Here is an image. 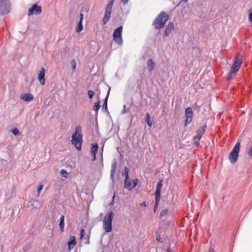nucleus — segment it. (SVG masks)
Segmentation results:
<instances>
[{
	"label": "nucleus",
	"instance_id": "f257e3e1",
	"mask_svg": "<svg viewBox=\"0 0 252 252\" xmlns=\"http://www.w3.org/2000/svg\"><path fill=\"white\" fill-rule=\"evenodd\" d=\"M71 141L72 144L75 147L76 149L80 151L83 142L82 128L80 126L78 125L76 127L75 132L72 135Z\"/></svg>",
	"mask_w": 252,
	"mask_h": 252
},
{
	"label": "nucleus",
	"instance_id": "f03ea898",
	"mask_svg": "<svg viewBox=\"0 0 252 252\" xmlns=\"http://www.w3.org/2000/svg\"><path fill=\"white\" fill-rule=\"evenodd\" d=\"M169 19V16L164 12H160L154 21L153 25L156 29L162 28Z\"/></svg>",
	"mask_w": 252,
	"mask_h": 252
},
{
	"label": "nucleus",
	"instance_id": "7ed1b4c3",
	"mask_svg": "<svg viewBox=\"0 0 252 252\" xmlns=\"http://www.w3.org/2000/svg\"><path fill=\"white\" fill-rule=\"evenodd\" d=\"M242 63L241 56L240 55H238L235 57V61L231 67L230 72L227 77V80H230L236 75V73L240 69Z\"/></svg>",
	"mask_w": 252,
	"mask_h": 252
},
{
	"label": "nucleus",
	"instance_id": "20e7f679",
	"mask_svg": "<svg viewBox=\"0 0 252 252\" xmlns=\"http://www.w3.org/2000/svg\"><path fill=\"white\" fill-rule=\"evenodd\" d=\"M114 215L112 211L108 212L104 216L103 220V227L106 233L112 231V222Z\"/></svg>",
	"mask_w": 252,
	"mask_h": 252
},
{
	"label": "nucleus",
	"instance_id": "39448f33",
	"mask_svg": "<svg viewBox=\"0 0 252 252\" xmlns=\"http://www.w3.org/2000/svg\"><path fill=\"white\" fill-rule=\"evenodd\" d=\"M240 143L238 142L234 146L232 151L229 155V159L232 164H234L238 158V154L240 152Z\"/></svg>",
	"mask_w": 252,
	"mask_h": 252
},
{
	"label": "nucleus",
	"instance_id": "423d86ee",
	"mask_svg": "<svg viewBox=\"0 0 252 252\" xmlns=\"http://www.w3.org/2000/svg\"><path fill=\"white\" fill-rule=\"evenodd\" d=\"M122 32L123 27L120 26L115 30L113 34L114 41L119 45H121L123 44Z\"/></svg>",
	"mask_w": 252,
	"mask_h": 252
},
{
	"label": "nucleus",
	"instance_id": "0eeeda50",
	"mask_svg": "<svg viewBox=\"0 0 252 252\" xmlns=\"http://www.w3.org/2000/svg\"><path fill=\"white\" fill-rule=\"evenodd\" d=\"M10 4L8 0H0V15L8 14L10 11Z\"/></svg>",
	"mask_w": 252,
	"mask_h": 252
},
{
	"label": "nucleus",
	"instance_id": "6e6552de",
	"mask_svg": "<svg viewBox=\"0 0 252 252\" xmlns=\"http://www.w3.org/2000/svg\"><path fill=\"white\" fill-rule=\"evenodd\" d=\"M113 1L114 0L110 1L106 7L105 15L103 19V22L104 24H105L110 18Z\"/></svg>",
	"mask_w": 252,
	"mask_h": 252
},
{
	"label": "nucleus",
	"instance_id": "1a4fd4ad",
	"mask_svg": "<svg viewBox=\"0 0 252 252\" xmlns=\"http://www.w3.org/2000/svg\"><path fill=\"white\" fill-rule=\"evenodd\" d=\"M206 126H202L196 131V135L193 138L194 143L195 145L199 144V140L205 131Z\"/></svg>",
	"mask_w": 252,
	"mask_h": 252
},
{
	"label": "nucleus",
	"instance_id": "9d476101",
	"mask_svg": "<svg viewBox=\"0 0 252 252\" xmlns=\"http://www.w3.org/2000/svg\"><path fill=\"white\" fill-rule=\"evenodd\" d=\"M138 182V180L137 179L133 180L132 182L130 181L129 180V178L128 179H125V187L128 190H131L137 186Z\"/></svg>",
	"mask_w": 252,
	"mask_h": 252
},
{
	"label": "nucleus",
	"instance_id": "9b49d317",
	"mask_svg": "<svg viewBox=\"0 0 252 252\" xmlns=\"http://www.w3.org/2000/svg\"><path fill=\"white\" fill-rule=\"evenodd\" d=\"M41 7L37 5L36 4H34L32 7L29 9L28 15L30 16L32 14L39 15L41 14Z\"/></svg>",
	"mask_w": 252,
	"mask_h": 252
},
{
	"label": "nucleus",
	"instance_id": "f8f14e48",
	"mask_svg": "<svg viewBox=\"0 0 252 252\" xmlns=\"http://www.w3.org/2000/svg\"><path fill=\"white\" fill-rule=\"evenodd\" d=\"M193 117V112L192 109L190 107H188L186 109V121L185 125L187 126L190 124L192 121Z\"/></svg>",
	"mask_w": 252,
	"mask_h": 252
},
{
	"label": "nucleus",
	"instance_id": "ddd939ff",
	"mask_svg": "<svg viewBox=\"0 0 252 252\" xmlns=\"http://www.w3.org/2000/svg\"><path fill=\"white\" fill-rule=\"evenodd\" d=\"M45 69L43 67H42L39 73H38V79L40 84L42 85H44L45 82Z\"/></svg>",
	"mask_w": 252,
	"mask_h": 252
},
{
	"label": "nucleus",
	"instance_id": "4468645a",
	"mask_svg": "<svg viewBox=\"0 0 252 252\" xmlns=\"http://www.w3.org/2000/svg\"><path fill=\"white\" fill-rule=\"evenodd\" d=\"M174 29V24L172 23H169L168 24L167 26L166 27V29L165 31V35L166 36H168L170 33L173 31Z\"/></svg>",
	"mask_w": 252,
	"mask_h": 252
},
{
	"label": "nucleus",
	"instance_id": "2eb2a0df",
	"mask_svg": "<svg viewBox=\"0 0 252 252\" xmlns=\"http://www.w3.org/2000/svg\"><path fill=\"white\" fill-rule=\"evenodd\" d=\"M98 148V145L96 143L93 144L91 148V152L93 156V161L96 159V155L97 153Z\"/></svg>",
	"mask_w": 252,
	"mask_h": 252
},
{
	"label": "nucleus",
	"instance_id": "dca6fc26",
	"mask_svg": "<svg viewBox=\"0 0 252 252\" xmlns=\"http://www.w3.org/2000/svg\"><path fill=\"white\" fill-rule=\"evenodd\" d=\"M67 245L68 251H70L76 245L75 237L74 236L71 237V240L67 243Z\"/></svg>",
	"mask_w": 252,
	"mask_h": 252
},
{
	"label": "nucleus",
	"instance_id": "f3484780",
	"mask_svg": "<svg viewBox=\"0 0 252 252\" xmlns=\"http://www.w3.org/2000/svg\"><path fill=\"white\" fill-rule=\"evenodd\" d=\"M147 65L148 66L149 71L152 72L153 70L155 65L154 63L153 62L152 59H148L147 61Z\"/></svg>",
	"mask_w": 252,
	"mask_h": 252
},
{
	"label": "nucleus",
	"instance_id": "a211bd4d",
	"mask_svg": "<svg viewBox=\"0 0 252 252\" xmlns=\"http://www.w3.org/2000/svg\"><path fill=\"white\" fill-rule=\"evenodd\" d=\"M23 100L26 101H30L33 99V96L30 94H25L22 97Z\"/></svg>",
	"mask_w": 252,
	"mask_h": 252
},
{
	"label": "nucleus",
	"instance_id": "6ab92c4d",
	"mask_svg": "<svg viewBox=\"0 0 252 252\" xmlns=\"http://www.w3.org/2000/svg\"><path fill=\"white\" fill-rule=\"evenodd\" d=\"M162 187V181H160L158 183V184L157 185L155 193L160 194Z\"/></svg>",
	"mask_w": 252,
	"mask_h": 252
},
{
	"label": "nucleus",
	"instance_id": "aec40b11",
	"mask_svg": "<svg viewBox=\"0 0 252 252\" xmlns=\"http://www.w3.org/2000/svg\"><path fill=\"white\" fill-rule=\"evenodd\" d=\"M59 227L61 231L63 232V228H64V216L63 215L61 216L60 223H59Z\"/></svg>",
	"mask_w": 252,
	"mask_h": 252
},
{
	"label": "nucleus",
	"instance_id": "412c9836",
	"mask_svg": "<svg viewBox=\"0 0 252 252\" xmlns=\"http://www.w3.org/2000/svg\"><path fill=\"white\" fill-rule=\"evenodd\" d=\"M100 101L98 100V101L96 102L94 104V106H93V110L95 111L96 114L98 113V111L100 109Z\"/></svg>",
	"mask_w": 252,
	"mask_h": 252
},
{
	"label": "nucleus",
	"instance_id": "4be33fe9",
	"mask_svg": "<svg viewBox=\"0 0 252 252\" xmlns=\"http://www.w3.org/2000/svg\"><path fill=\"white\" fill-rule=\"evenodd\" d=\"M145 122L147 123L148 125L151 127L152 125H153V123L152 122V121L150 120V114L147 113L146 114V117L145 118Z\"/></svg>",
	"mask_w": 252,
	"mask_h": 252
},
{
	"label": "nucleus",
	"instance_id": "5701e85b",
	"mask_svg": "<svg viewBox=\"0 0 252 252\" xmlns=\"http://www.w3.org/2000/svg\"><path fill=\"white\" fill-rule=\"evenodd\" d=\"M110 91V89L109 88L108 92L107 94V96L105 99L104 102L103 106H102L103 109H105L106 110H107V99H108V96L109 94Z\"/></svg>",
	"mask_w": 252,
	"mask_h": 252
},
{
	"label": "nucleus",
	"instance_id": "b1692460",
	"mask_svg": "<svg viewBox=\"0 0 252 252\" xmlns=\"http://www.w3.org/2000/svg\"><path fill=\"white\" fill-rule=\"evenodd\" d=\"M116 169V163H113L111 166V176L113 177Z\"/></svg>",
	"mask_w": 252,
	"mask_h": 252
},
{
	"label": "nucleus",
	"instance_id": "393cba45",
	"mask_svg": "<svg viewBox=\"0 0 252 252\" xmlns=\"http://www.w3.org/2000/svg\"><path fill=\"white\" fill-rule=\"evenodd\" d=\"M82 21H79L78 23L77 28L76 30V32H80L82 30L83 26H82Z\"/></svg>",
	"mask_w": 252,
	"mask_h": 252
},
{
	"label": "nucleus",
	"instance_id": "a878e982",
	"mask_svg": "<svg viewBox=\"0 0 252 252\" xmlns=\"http://www.w3.org/2000/svg\"><path fill=\"white\" fill-rule=\"evenodd\" d=\"M160 199V194L155 193V202L158 203Z\"/></svg>",
	"mask_w": 252,
	"mask_h": 252
},
{
	"label": "nucleus",
	"instance_id": "bb28decb",
	"mask_svg": "<svg viewBox=\"0 0 252 252\" xmlns=\"http://www.w3.org/2000/svg\"><path fill=\"white\" fill-rule=\"evenodd\" d=\"M61 175L63 177L66 178L67 177L68 173L64 169H62L60 171Z\"/></svg>",
	"mask_w": 252,
	"mask_h": 252
},
{
	"label": "nucleus",
	"instance_id": "cd10ccee",
	"mask_svg": "<svg viewBox=\"0 0 252 252\" xmlns=\"http://www.w3.org/2000/svg\"><path fill=\"white\" fill-rule=\"evenodd\" d=\"M11 132L15 135H18L20 134V132L17 128L12 129Z\"/></svg>",
	"mask_w": 252,
	"mask_h": 252
},
{
	"label": "nucleus",
	"instance_id": "c85d7f7f",
	"mask_svg": "<svg viewBox=\"0 0 252 252\" xmlns=\"http://www.w3.org/2000/svg\"><path fill=\"white\" fill-rule=\"evenodd\" d=\"M167 212H168V210L166 209L162 210L160 213V218H161L163 216H165L167 214Z\"/></svg>",
	"mask_w": 252,
	"mask_h": 252
},
{
	"label": "nucleus",
	"instance_id": "c756f323",
	"mask_svg": "<svg viewBox=\"0 0 252 252\" xmlns=\"http://www.w3.org/2000/svg\"><path fill=\"white\" fill-rule=\"evenodd\" d=\"M88 94L90 99H92L94 95V93L92 91H89Z\"/></svg>",
	"mask_w": 252,
	"mask_h": 252
},
{
	"label": "nucleus",
	"instance_id": "7c9ffc66",
	"mask_svg": "<svg viewBox=\"0 0 252 252\" xmlns=\"http://www.w3.org/2000/svg\"><path fill=\"white\" fill-rule=\"evenodd\" d=\"M125 173H126V178L125 179H128L129 178L128 177V169L126 167L125 168Z\"/></svg>",
	"mask_w": 252,
	"mask_h": 252
},
{
	"label": "nucleus",
	"instance_id": "2f4dec72",
	"mask_svg": "<svg viewBox=\"0 0 252 252\" xmlns=\"http://www.w3.org/2000/svg\"><path fill=\"white\" fill-rule=\"evenodd\" d=\"M43 188V185H40V186H39L37 188V192H38V195H39L40 193V191Z\"/></svg>",
	"mask_w": 252,
	"mask_h": 252
},
{
	"label": "nucleus",
	"instance_id": "473e14b6",
	"mask_svg": "<svg viewBox=\"0 0 252 252\" xmlns=\"http://www.w3.org/2000/svg\"><path fill=\"white\" fill-rule=\"evenodd\" d=\"M71 65H72V69L74 70L76 68V63H75V61L73 60L71 61Z\"/></svg>",
	"mask_w": 252,
	"mask_h": 252
},
{
	"label": "nucleus",
	"instance_id": "72a5a7b5",
	"mask_svg": "<svg viewBox=\"0 0 252 252\" xmlns=\"http://www.w3.org/2000/svg\"><path fill=\"white\" fill-rule=\"evenodd\" d=\"M158 203L155 202L154 208V212L156 211V210L158 208Z\"/></svg>",
	"mask_w": 252,
	"mask_h": 252
},
{
	"label": "nucleus",
	"instance_id": "f704fd0d",
	"mask_svg": "<svg viewBox=\"0 0 252 252\" xmlns=\"http://www.w3.org/2000/svg\"><path fill=\"white\" fill-rule=\"evenodd\" d=\"M249 20L252 22V12H250L249 16Z\"/></svg>",
	"mask_w": 252,
	"mask_h": 252
},
{
	"label": "nucleus",
	"instance_id": "c9c22d12",
	"mask_svg": "<svg viewBox=\"0 0 252 252\" xmlns=\"http://www.w3.org/2000/svg\"><path fill=\"white\" fill-rule=\"evenodd\" d=\"M84 232V229H81V231H80V234H81V236H80V238H82L83 237V233Z\"/></svg>",
	"mask_w": 252,
	"mask_h": 252
},
{
	"label": "nucleus",
	"instance_id": "e433bc0d",
	"mask_svg": "<svg viewBox=\"0 0 252 252\" xmlns=\"http://www.w3.org/2000/svg\"><path fill=\"white\" fill-rule=\"evenodd\" d=\"M83 19V14L81 13L80 14V20H79V21H82Z\"/></svg>",
	"mask_w": 252,
	"mask_h": 252
},
{
	"label": "nucleus",
	"instance_id": "4c0bfd02",
	"mask_svg": "<svg viewBox=\"0 0 252 252\" xmlns=\"http://www.w3.org/2000/svg\"><path fill=\"white\" fill-rule=\"evenodd\" d=\"M128 0H122V2L124 4H126L127 3Z\"/></svg>",
	"mask_w": 252,
	"mask_h": 252
},
{
	"label": "nucleus",
	"instance_id": "58836bf2",
	"mask_svg": "<svg viewBox=\"0 0 252 252\" xmlns=\"http://www.w3.org/2000/svg\"><path fill=\"white\" fill-rule=\"evenodd\" d=\"M216 252L215 251L214 249L210 248L209 249V252Z\"/></svg>",
	"mask_w": 252,
	"mask_h": 252
},
{
	"label": "nucleus",
	"instance_id": "ea45409f",
	"mask_svg": "<svg viewBox=\"0 0 252 252\" xmlns=\"http://www.w3.org/2000/svg\"><path fill=\"white\" fill-rule=\"evenodd\" d=\"M123 108H124V110H123V113H125L126 112V105H124L123 106Z\"/></svg>",
	"mask_w": 252,
	"mask_h": 252
},
{
	"label": "nucleus",
	"instance_id": "a19ab883",
	"mask_svg": "<svg viewBox=\"0 0 252 252\" xmlns=\"http://www.w3.org/2000/svg\"><path fill=\"white\" fill-rule=\"evenodd\" d=\"M142 205H143L144 206H146V203L145 202H143L142 204Z\"/></svg>",
	"mask_w": 252,
	"mask_h": 252
},
{
	"label": "nucleus",
	"instance_id": "79ce46f5",
	"mask_svg": "<svg viewBox=\"0 0 252 252\" xmlns=\"http://www.w3.org/2000/svg\"><path fill=\"white\" fill-rule=\"evenodd\" d=\"M182 0L185 2H187L189 0Z\"/></svg>",
	"mask_w": 252,
	"mask_h": 252
},
{
	"label": "nucleus",
	"instance_id": "37998d69",
	"mask_svg": "<svg viewBox=\"0 0 252 252\" xmlns=\"http://www.w3.org/2000/svg\"><path fill=\"white\" fill-rule=\"evenodd\" d=\"M157 240L158 241H159V238H158V237H157Z\"/></svg>",
	"mask_w": 252,
	"mask_h": 252
},
{
	"label": "nucleus",
	"instance_id": "c03bdc74",
	"mask_svg": "<svg viewBox=\"0 0 252 252\" xmlns=\"http://www.w3.org/2000/svg\"><path fill=\"white\" fill-rule=\"evenodd\" d=\"M157 240L158 241H159V238H158V237H157Z\"/></svg>",
	"mask_w": 252,
	"mask_h": 252
},
{
	"label": "nucleus",
	"instance_id": "a18cd8bd",
	"mask_svg": "<svg viewBox=\"0 0 252 252\" xmlns=\"http://www.w3.org/2000/svg\"><path fill=\"white\" fill-rule=\"evenodd\" d=\"M167 252H170V250L169 249H168V250H167Z\"/></svg>",
	"mask_w": 252,
	"mask_h": 252
},
{
	"label": "nucleus",
	"instance_id": "49530a36",
	"mask_svg": "<svg viewBox=\"0 0 252 252\" xmlns=\"http://www.w3.org/2000/svg\"><path fill=\"white\" fill-rule=\"evenodd\" d=\"M114 197H115V195H114V196H113V199H114Z\"/></svg>",
	"mask_w": 252,
	"mask_h": 252
}]
</instances>
